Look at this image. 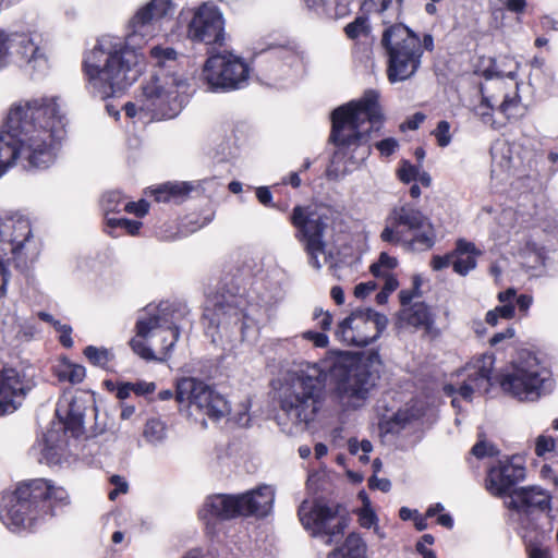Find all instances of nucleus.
I'll return each instance as SVG.
<instances>
[{
    "label": "nucleus",
    "mask_w": 558,
    "mask_h": 558,
    "mask_svg": "<svg viewBox=\"0 0 558 558\" xmlns=\"http://www.w3.org/2000/svg\"><path fill=\"white\" fill-rule=\"evenodd\" d=\"M387 323L384 314L372 308L356 310L338 324L335 336L345 345L364 348L380 337Z\"/></svg>",
    "instance_id": "19"
},
{
    "label": "nucleus",
    "mask_w": 558,
    "mask_h": 558,
    "mask_svg": "<svg viewBox=\"0 0 558 558\" xmlns=\"http://www.w3.org/2000/svg\"><path fill=\"white\" fill-rule=\"evenodd\" d=\"M526 477V468L518 456L507 457L492 464L486 472L485 489L494 497L512 496Z\"/></svg>",
    "instance_id": "20"
},
{
    "label": "nucleus",
    "mask_w": 558,
    "mask_h": 558,
    "mask_svg": "<svg viewBox=\"0 0 558 558\" xmlns=\"http://www.w3.org/2000/svg\"><path fill=\"white\" fill-rule=\"evenodd\" d=\"M289 222L294 228V236L302 244L311 263L319 266L318 256L326 251L325 238L333 225L331 208L324 204L295 205L289 216Z\"/></svg>",
    "instance_id": "13"
},
{
    "label": "nucleus",
    "mask_w": 558,
    "mask_h": 558,
    "mask_svg": "<svg viewBox=\"0 0 558 558\" xmlns=\"http://www.w3.org/2000/svg\"><path fill=\"white\" fill-rule=\"evenodd\" d=\"M413 299H414L413 292H411L409 289H403L399 292V301H400L402 308L412 305Z\"/></svg>",
    "instance_id": "64"
},
{
    "label": "nucleus",
    "mask_w": 558,
    "mask_h": 558,
    "mask_svg": "<svg viewBox=\"0 0 558 558\" xmlns=\"http://www.w3.org/2000/svg\"><path fill=\"white\" fill-rule=\"evenodd\" d=\"M8 254H11L8 262L21 272L28 270L39 255L31 222L22 216L0 218V256Z\"/></svg>",
    "instance_id": "15"
},
{
    "label": "nucleus",
    "mask_w": 558,
    "mask_h": 558,
    "mask_svg": "<svg viewBox=\"0 0 558 558\" xmlns=\"http://www.w3.org/2000/svg\"><path fill=\"white\" fill-rule=\"evenodd\" d=\"M377 284L373 281L361 282L354 288V295L356 298H366L372 291L376 289Z\"/></svg>",
    "instance_id": "55"
},
{
    "label": "nucleus",
    "mask_w": 558,
    "mask_h": 558,
    "mask_svg": "<svg viewBox=\"0 0 558 558\" xmlns=\"http://www.w3.org/2000/svg\"><path fill=\"white\" fill-rule=\"evenodd\" d=\"M313 318L317 320V326L323 330L327 331L330 329L332 324V315L329 312L323 311V308H315Z\"/></svg>",
    "instance_id": "45"
},
{
    "label": "nucleus",
    "mask_w": 558,
    "mask_h": 558,
    "mask_svg": "<svg viewBox=\"0 0 558 558\" xmlns=\"http://www.w3.org/2000/svg\"><path fill=\"white\" fill-rule=\"evenodd\" d=\"M505 8L513 13H523L526 9V0H505Z\"/></svg>",
    "instance_id": "57"
},
{
    "label": "nucleus",
    "mask_w": 558,
    "mask_h": 558,
    "mask_svg": "<svg viewBox=\"0 0 558 558\" xmlns=\"http://www.w3.org/2000/svg\"><path fill=\"white\" fill-rule=\"evenodd\" d=\"M202 75L211 92H231L243 88L248 81V64L231 53H216L207 58Z\"/></svg>",
    "instance_id": "18"
},
{
    "label": "nucleus",
    "mask_w": 558,
    "mask_h": 558,
    "mask_svg": "<svg viewBox=\"0 0 558 558\" xmlns=\"http://www.w3.org/2000/svg\"><path fill=\"white\" fill-rule=\"evenodd\" d=\"M329 376L335 384V392L341 400L367 399L374 387L371 365L357 353H342L332 363Z\"/></svg>",
    "instance_id": "14"
},
{
    "label": "nucleus",
    "mask_w": 558,
    "mask_h": 558,
    "mask_svg": "<svg viewBox=\"0 0 558 558\" xmlns=\"http://www.w3.org/2000/svg\"><path fill=\"white\" fill-rule=\"evenodd\" d=\"M477 391V387H475V384L472 383L466 378V380L458 388V393L464 399V400H472V397L474 392Z\"/></svg>",
    "instance_id": "54"
},
{
    "label": "nucleus",
    "mask_w": 558,
    "mask_h": 558,
    "mask_svg": "<svg viewBox=\"0 0 558 558\" xmlns=\"http://www.w3.org/2000/svg\"><path fill=\"white\" fill-rule=\"evenodd\" d=\"M93 400L85 396H73L70 399L63 398L59 401L57 415L63 422L64 428L71 430L74 436L83 432L84 416L87 405Z\"/></svg>",
    "instance_id": "23"
},
{
    "label": "nucleus",
    "mask_w": 558,
    "mask_h": 558,
    "mask_svg": "<svg viewBox=\"0 0 558 558\" xmlns=\"http://www.w3.org/2000/svg\"><path fill=\"white\" fill-rule=\"evenodd\" d=\"M470 453L482 460L484 458H494L499 454V449L492 442L486 440L485 434H478L477 441L471 448Z\"/></svg>",
    "instance_id": "34"
},
{
    "label": "nucleus",
    "mask_w": 558,
    "mask_h": 558,
    "mask_svg": "<svg viewBox=\"0 0 558 558\" xmlns=\"http://www.w3.org/2000/svg\"><path fill=\"white\" fill-rule=\"evenodd\" d=\"M196 189L197 186L192 182L168 181L145 189L143 194L153 198L156 203H172L179 205L189 199L191 193Z\"/></svg>",
    "instance_id": "24"
},
{
    "label": "nucleus",
    "mask_w": 558,
    "mask_h": 558,
    "mask_svg": "<svg viewBox=\"0 0 558 558\" xmlns=\"http://www.w3.org/2000/svg\"><path fill=\"white\" fill-rule=\"evenodd\" d=\"M31 390L29 381L17 369L0 371V415L14 412Z\"/></svg>",
    "instance_id": "22"
},
{
    "label": "nucleus",
    "mask_w": 558,
    "mask_h": 558,
    "mask_svg": "<svg viewBox=\"0 0 558 558\" xmlns=\"http://www.w3.org/2000/svg\"><path fill=\"white\" fill-rule=\"evenodd\" d=\"M505 506L515 512H529L531 509L545 510L549 506V497L536 486L518 487Z\"/></svg>",
    "instance_id": "25"
},
{
    "label": "nucleus",
    "mask_w": 558,
    "mask_h": 558,
    "mask_svg": "<svg viewBox=\"0 0 558 558\" xmlns=\"http://www.w3.org/2000/svg\"><path fill=\"white\" fill-rule=\"evenodd\" d=\"M10 54H13L11 33L0 31V70L9 64Z\"/></svg>",
    "instance_id": "39"
},
{
    "label": "nucleus",
    "mask_w": 558,
    "mask_h": 558,
    "mask_svg": "<svg viewBox=\"0 0 558 558\" xmlns=\"http://www.w3.org/2000/svg\"><path fill=\"white\" fill-rule=\"evenodd\" d=\"M450 129V123L446 120H441L437 123L435 130L432 131V135L436 138V143L439 147H447L451 143L452 135Z\"/></svg>",
    "instance_id": "38"
},
{
    "label": "nucleus",
    "mask_w": 558,
    "mask_h": 558,
    "mask_svg": "<svg viewBox=\"0 0 558 558\" xmlns=\"http://www.w3.org/2000/svg\"><path fill=\"white\" fill-rule=\"evenodd\" d=\"M526 551L529 558H551L549 550L542 547L538 543H530Z\"/></svg>",
    "instance_id": "48"
},
{
    "label": "nucleus",
    "mask_w": 558,
    "mask_h": 558,
    "mask_svg": "<svg viewBox=\"0 0 558 558\" xmlns=\"http://www.w3.org/2000/svg\"><path fill=\"white\" fill-rule=\"evenodd\" d=\"M64 134L65 121L56 98L13 104L0 133V178L17 159L25 168H47L54 158V144Z\"/></svg>",
    "instance_id": "1"
},
{
    "label": "nucleus",
    "mask_w": 558,
    "mask_h": 558,
    "mask_svg": "<svg viewBox=\"0 0 558 558\" xmlns=\"http://www.w3.org/2000/svg\"><path fill=\"white\" fill-rule=\"evenodd\" d=\"M178 63V52L172 47L154 46L149 51V60L142 71L150 66V82L142 87V116L149 121L172 118L170 101L174 92L170 88L177 85L174 68Z\"/></svg>",
    "instance_id": "9"
},
{
    "label": "nucleus",
    "mask_w": 558,
    "mask_h": 558,
    "mask_svg": "<svg viewBox=\"0 0 558 558\" xmlns=\"http://www.w3.org/2000/svg\"><path fill=\"white\" fill-rule=\"evenodd\" d=\"M514 328L512 327H508L506 328L504 331H500V332H496L489 340V343L490 345L495 347L497 345L499 342L506 340V339H511L514 337Z\"/></svg>",
    "instance_id": "58"
},
{
    "label": "nucleus",
    "mask_w": 558,
    "mask_h": 558,
    "mask_svg": "<svg viewBox=\"0 0 558 558\" xmlns=\"http://www.w3.org/2000/svg\"><path fill=\"white\" fill-rule=\"evenodd\" d=\"M187 36L193 43L222 46L225 41V20L215 5H199L187 25Z\"/></svg>",
    "instance_id": "21"
},
{
    "label": "nucleus",
    "mask_w": 558,
    "mask_h": 558,
    "mask_svg": "<svg viewBox=\"0 0 558 558\" xmlns=\"http://www.w3.org/2000/svg\"><path fill=\"white\" fill-rule=\"evenodd\" d=\"M533 299L529 294H520L517 298L515 304L520 312L526 313L532 305Z\"/></svg>",
    "instance_id": "62"
},
{
    "label": "nucleus",
    "mask_w": 558,
    "mask_h": 558,
    "mask_svg": "<svg viewBox=\"0 0 558 558\" xmlns=\"http://www.w3.org/2000/svg\"><path fill=\"white\" fill-rule=\"evenodd\" d=\"M380 278H384V286L381 288L383 290H385L391 294L393 291H396L398 289L399 281L393 274L387 272V274H384V276H381Z\"/></svg>",
    "instance_id": "56"
},
{
    "label": "nucleus",
    "mask_w": 558,
    "mask_h": 558,
    "mask_svg": "<svg viewBox=\"0 0 558 558\" xmlns=\"http://www.w3.org/2000/svg\"><path fill=\"white\" fill-rule=\"evenodd\" d=\"M398 146V141L393 137L384 138L375 144V147L384 157L391 156L397 150Z\"/></svg>",
    "instance_id": "44"
},
{
    "label": "nucleus",
    "mask_w": 558,
    "mask_h": 558,
    "mask_svg": "<svg viewBox=\"0 0 558 558\" xmlns=\"http://www.w3.org/2000/svg\"><path fill=\"white\" fill-rule=\"evenodd\" d=\"M274 501V490L267 485L238 494H211L205 498L197 518L204 525L205 535L214 539L222 532L225 522L238 518H266Z\"/></svg>",
    "instance_id": "6"
},
{
    "label": "nucleus",
    "mask_w": 558,
    "mask_h": 558,
    "mask_svg": "<svg viewBox=\"0 0 558 558\" xmlns=\"http://www.w3.org/2000/svg\"><path fill=\"white\" fill-rule=\"evenodd\" d=\"M342 506L335 504L329 506L322 499H314L311 505L304 500L299 509L298 517L303 527L313 537H320L326 545H331L344 534L348 525L347 518L340 515Z\"/></svg>",
    "instance_id": "17"
},
{
    "label": "nucleus",
    "mask_w": 558,
    "mask_h": 558,
    "mask_svg": "<svg viewBox=\"0 0 558 558\" xmlns=\"http://www.w3.org/2000/svg\"><path fill=\"white\" fill-rule=\"evenodd\" d=\"M175 401L194 412L218 421L229 412L227 399L205 381L194 377H182L175 383Z\"/></svg>",
    "instance_id": "16"
},
{
    "label": "nucleus",
    "mask_w": 558,
    "mask_h": 558,
    "mask_svg": "<svg viewBox=\"0 0 558 558\" xmlns=\"http://www.w3.org/2000/svg\"><path fill=\"white\" fill-rule=\"evenodd\" d=\"M110 484L114 486L112 490L109 492L108 497L110 500H116L120 494H126L129 489V485L126 481L119 476L112 475L110 477Z\"/></svg>",
    "instance_id": "42"
},
{
    "label": "nucleus",
    "mask_w": 558,
    "mask_h": 558,
    "mask_svg": "<svg viewBox=\"0 0 558 558\" xmlns=\"http://www.w3.org/2000/svg\"><path fill=\"white\" fill-rule=\"evenodd\" d=\"M123 198L119 191L106 192L101 197V207L106 214L107 225L111 228H121L130 235L140 233V223L125 218L109 217L110 213H119Z\"/></svg>",
    "instance_id": "28"
},
{
    "label": "nucleus",
    "mask_w": 558,
    "mask_h": 558,
    "mask_svg": "<svg viewBox=\"0 0 558 558\" xmlns=\"http://www.w3.org/2000/svg\"><path fill=\"white\" fill-rule=\"evenodd\" d=\"M13 54L21 57L33 70H43L47 66L45 52L34 43L29 34L11 33Z\"/></svg>",
    "instance_id": "26"
},
{
    "label": "nucleus",
    "mask_w": 558,
    "mask_h": 558,
    "mask_svg": "<svg viewBox=\"0 0 558 558\" xmlns=\"http://www.w3.org/2000/svg\"><path fill=\"white\" fill-rule=\"evenodd\" d=\"M142 339L150 335V343H142V360L166 361L180 337L181 323L190 311L185 305L162 301L142 308Z\"/></svg>",
    "instance_id": "10"
},
{
    "label": "nucleus",
    "mask_w": 558,
    "mask_h": 558,
    "mask_svg": "<svg viewBox=\"0 0 558 558\" xmlns=\"http://www.w3.org/2000/svg\"><path fill=\"white\" fill-rule=\"evenodd\" d=\"M377 521V517L373 509H371L368 506L363 507L359 511V523L362 527L369 529L372 525H374Z\"/></svg>",
    "instance_id": "47"
},
{
    "label": "nucleus",
    "mask_w": 558,
    "mask_h": 558,
    "mask_svg": "<svg viewBox=\"0 0 558 558\" xmlns=\"http://www.w3.org/2000/svg\"><path fill=\"white\" fill-rule=\"evenodd\" d=\"M390 482L386 478H377L375 475H373L369 480H368V487L371 489H375V488H378L380 489L381 492H388L390 489Z\"/></svg>",
    "instance_id": "60"
},
{
    "label": "nucleus",
    "mask_w": 558,
    "mask_h": 558,
    "mask_svg": "<svg viewBox=\"0 0 558 558\" xmlns=\"http://www.w3.org/2000/svg\"><path fill=\"white\" fill-rule=\"evenodd\" d=\"M399 317L405 325L423 329L426 333L432 332L435 324V314L432 307L422 301L402 308Z\"/></svg>",
    "instance_id": "29"
},
{
    "label": "nucleus",
    "mask_w": 558,
    "mask_h": 558,
    "mask_svg": "<svg viewBox=\"0 0 558 558\" xmlns=\"http://www.w3.org/2000/svg\"><path fill=\"white\" fill-rule=\"evenodd\" d=\"M327 558H366V544L356 533H350L341 546L331 550Z\"/></svg>",
    "instance_id": "30"
},
{
    "label": "nucleus",
    "mask_w": 558,
    "mask_h": 558,
    "mask_svg": "<svg viewBox=\"0 0 558 558\" xmlns=\"http://www.w3.org/2000/svg\"><path fill=\"white\" fill-rule=\"evenodd\" d=\"M556 440L551 436L539 435L535 440V454L544 458L547 453L555 451Z\"/></svg>",
    "instance_id": "41"
},
{
    "label": "nucleus",
    "mask_w": 558,
    "mask_h": 558,
    "mask_svg": "<svg viewBox=\"0 0 558 558\" xmlns=\"http://www.w3.org/2000/svg\"><path fill=\"white\" fill-rule=\"evenodd\" d=\"M174 12L172 0H150L142 7V25L171 16Z\"/></svg>",
    "instance_id": "31"
},
{
    "label": "nucleus",
    "mask_w": 558,
    "mask_h": 558,
    "mask_svg": "<svg viewBox=\"0 0 558 558\" xmlns=\"http://www.w3.org/2000/svg\"><path fill=\"white\" fill-rule=\"evenodd\" d=\"M303 338L312 341L316 348H326L329 343L328 336L325 332L307 330L303 333Z\"/></svg>",
    "instance_id": "46"
},
{
    "label": "nucleus",
    "mask_w": 558,
    "mask_h": 558,
    "mask_svg": "<svg viewBox=\"0 0 558 558\" xmlns=\"http://www.w3.org/2000/svg\"><path fill=\"white\" fill-rule=\"evenodd\" d=\"M368 19L364 15H359L351 23L347 24L343 28L345 36L355 40L361 36H367L369 34Z\"/></svg>",
    "instance_id": "35"
},
{
    "label": "nucleus",
    "mask_w": 558,
    "mask_h": 558,
    "mask_svg": "<svg viewBox=\"0 0 558 558\" xmlns=\"http://www.w3.org/2000/svg\"><path fill=\"white\" fill-rule=\"evenodd\" d=\"M452 270L462 277L469 275L477 266V258L482 255L481 250L473 242L460 238L452 250Z\"/></svg>",
    "instance_id": "27"
},
{
    "label": "nucleus",
    "mask_w": 558,
    "mask_h": 558,
    "mask_svg": "<svg viewBox=\"0 0 558 558\" xmlns=\"http://www.w3.org/2000/svg\"><path fill=\"white\" fill-rule=\"evenodd\" d=\"M425 114L422 112H415L412 117L408 118L401 125L402 130H417L425 120Z\"/></svg>",
    "instance_id": "50"
},
{
    "label": "nucleus",
    "mask_w": 558,
    "mask_h": 558,
    "mask_svg": "<svg viewBox=\"0 0 558 558\" xmlns=\"http://www.w3.org/2000/svg\"><path fill=\"white\" fill-rule=\"evenodd\" d=\"M374 11L388 25L381 35V47L387 57V78L390 83L411 78L421 68L424 51L435 50L434 36H420L403 23H393L402 13L403 0H369Z\"/></svg>",
    "instance_id": "3"
},
{
    "label": "nucleus",
    "mask_w": 558,
    "mask_h": 558,
    "mask_svg": "<svg viewBox=\"0 0 558 558\" xmlns=\"http://www.w3.org/2000/svg\"><path fill=\"white\" fill-rule=\"evenodd\" d=\"M256 197L258 202L266 207H275L272 204V194L268 186H259L256 189Z\"/></svg>",
    "instance_id": "52"
},
{
    "label": "nucleus",
    "mask_w": 558,
    "mask_h": 558,
    "mask_svg": "<svg viewBox=\"0 0 558 558\" xmlns=\"http://www.w3.org/2000/svg\"><path fill=\"white\" fill-rule=\"evenodd\" d=\"M476 113L482 118L483 122H488L493 118V107L490 106L486 97L482 98L481 104L477 107Z\"/></svg>",
    "instance_id": "51"
},
{
    "label": "nucleus",
    "mask_w": 558,
    "mask_h": 558,
    "mask_svg": "<svg viewBox=\"0 0 558 558\" xmlns=\"http://www.w3.org/2000/svg\"><path fill=\"white\" fill-rule=\"evenodd\" d=\"M452 260L453 254L450 251L444 255H433L429 265L434 271H440L450 265L452 266Z\"/></svg>",
    "instance_id": "43"
},
{
    "label": "nucleus",
    "mask_w": 558,
    "mask_h": 558,
    "mask_svg": "<svg viewBox=\"0 0 558 558\" xmlns=\"http://www.w3.org/2000/svg\"><path fill=\"white\" fill-rule=\"evenodd\" d=\"M495 356L484 353L475 356L466 365L468 379L475 384L477 392L487 395L494 385L521 401L535 400L541 396L545 378L535 356L529 354L527 360L512 362L511 365L493 376Z\"/></svg>",
    "instance_id": "4"
},
{
    "label": "nucleus",
    "mask_w": 558,
    "mask_h": 558,
    "mask_svg": "<svg viewBox=\"0 0 558 558\" xmlns=\"http://www.w3.org/2000/svg\"><path fill=\"white\" fill-rule=\"evenodd\" d=\"M85 357L95 366L108 369L114 359L111 350L104 347L88 345L84 349Z\"/></svg>",
    "instance_id": "32"
},
{
    "label": "nucleus",
    "mask_w": 558,
    "mask_h": 558,
    "mask_svg": "<svg viewBox=\"0 0 558 558\" xmlns=\"http://www.w3.org/2000/svg\"><path fill=\"white\" fill-rule=\"evenodd\" d=\"M131 391H134L136 395H140V385L136 384H122L117 388V398L120 400H124L130 397Z\"/></svg>",
    "instance_id": "53"
},
{
    "label": "nucleus",
    "mask_w": 558,
    "mask_h": 558,
    "mask_svg": "<svg viewBox=\"0 0 558 558\" xmlns=\"http://www.w3.org/2000/svg\"><path fill=\"white\" fill-rule=\"evenodd\" d=\"M251 302L240 287L222 282L215 292L210 293L203 308L202 324L204 332L214 344L230 342L236 335L245 340L247 331L255 326L250 315Z\"/></svg>",
    "instance_id": "5"
},
{
    "label": "nucleus",
    "mask_w": 558,
    "mask_h": 558,
    "mask_svg": "<svg viewBox=\"0 0 558 558\" xmlns=\"http://www.w3.org/2000/svg\"><path fill=\"white\" fill-rule=\"evenodd\" d=\"M138 24L140 10L129 21L123 40L105 36L84 59L89 87L101 99L124 90L140 76Z\"/></svg>",
    "instance_id": "2"
},
{
    "label": "nucleus",
    "mask_w": 558,
    "mask_h": 558,
    "mask_svg": "<svg viewBox=\"0 0 558 558\" xmlns=\"http://www.w3.org/2000/svg\"><path fill=\"white\" fill-rule=\"evenodd\" d=\"M301 178L300 173L298 171L290 172L289 175L284 177L282 179L283 185H291L293 189H298L301 186Z\"/></svg>",
    "instance_id": "63"
},
{
    "label": "nucleus",
    "mask_w": 558,
    "mask_h": 558,
    "mask_svg": "<svg viewBox=\"0 0 558 558\" xmlns=\"http://www.w3.org/2000/svg\"><path fill=\"white\" fill-rule=\"evenodd\" d=\"M167 432L166 424L159 418H150L146 422L143 436L149 442H159L165 439Z\"/></svg>",
    "instance_id": "33"
},
{
    "label": "nucleus",
    "mask_w": 558,
    "mask_h": 558,
    "mask_svg": "<svg viewBox=\"0 0 558 558\" xmlns=\"http://www.w3.org/2000/svg\"><path fill=\"white\" fill-rule=\"evenodd\" d=\"M331 130L329 141L340 149H361V159H366L371 154V130L361 131L365 122L372 126L384 122V113L379 105V94L375 89H367L355 101L337 107L332 110Z\"/></svg>",
    "instance_id": "7"
},
{
    "label": "nucleus",
    "mask_w": 558,
    "mask_h": 558,
    "mask_svg": "<svg viewBox=\"0 0 558 558\" xmlns=\"http://www.w3.org/2000/svg\"><path fill=\"white\" fill-rule=\"evenodd\" d=\"M68 493L50 481L36 478L22 484L3 498L0 510L2 523L12 532H20L33 526L40 514L52 513L56 505H64Z\"/></svg>",
    "instance_id": "8"
},
{
    "label": "nucleus",
    "mask_w": 558,
    "mask_h": 558,
    "mask_svg": "<svg viewBox=\"0 0 558 558\" xmlns=\"http://www.w3.org/2000/svg\"><path fill=\"white\" fill-rule=\"evenodd\" d=\"M521 98L518 92L513 94V96L506 95L501 104L499 105V111L504 114H508L510 109L517 107L520 102Z\"/></svg>",
    "instance_id": "49"
},
{
    "label": "nucleus",
    "mask_w": 558,
    "mask_h": 558,
    "mask_svg": "<svg viewBox=\"0 0 558 558\" xmlns=\"http://www.w3.org/2000/svg\"><path fill=\"white\" fill-rule=\"evenodd\" d=\"M398 260L396 257L390 256L386 252H381L378 260L376 263H373L369 267L371 274L375 278H380L384 276V274L389 272V270H392L397 267Z\"/></svg>",
    "instance_id": "37"
},
{
    "label": "nucleus",
    "mask_w": 558,
    "mask_h": 558,
    "mask_svg": "<svg viewBox=\"0 0 558 558\" xmlns=\"http://www.w3.org/2000/svg\"><path fill=\"white\" fill-rule=\"evenodd\" d=\"M306 8L320 15L326 12V0H303Z\"/></svg>",
    "instance_id": "61"
},
{
    "label": "nucleus",
    "mask_w": 558,
    "mask_h": 558,
    "mask_svg": "<svg viewBox=\"0 0 558 558\" xmlns=\"http://www.w3.org/2000/svg\"><path fill=\"white\" fill-rule=\"evenodd\" d=\"M380 240L391 245L401 244L412 252H426L434 247L437 232L430 219L414 204L404 203L391 209Z\"/></svg>",
    "instance_id": "11"
},
{
    "label": "nucleus",
    "mask_w": 558,
    "mask_h": 558,
    "mask_svg": "<svg viewBox=\"0 0 558 558\" xmlns=\"http://www.w3.org/2000/svg\"><path fill=\"white\" fill-rule=\"evenodd\" d=\"M418 167L412 165L409 160H403L397 171L399 180L405 184L416 181L418 177Z\"/></svg>",
    "instance_id": "40"
},
{
    "label": "nucleus",
    "mask_w": 558,
    "mask_h": 558,
    "mask_svg": "<svg viewBox=\"0 0 558 558\" xmlns=\"http://www.w3.org/2000/svg\"><path fill=\"white\" fill-rule=\"evenodd\" d=\"M328 374L314 365L301 371L280 407L295 423L313 422L320 410Z\"/></svg>",
    "instance_id": "12"
},
{
    "label": "nucleus",
    "mask_w": 558,
    "mask_h": 558,
    "mask_svg": "<svg viewBox=\"0 0 558 558\" xmlns=\"http://www.w3.org/2000/svg\"><path fill=\"white\" fill-rule=\"evenodd\" d=\"M496 314H498L499 318L511 319L514 316V305L511 303L496 306Z\"/></svg>",
    "instance_id": "59"
},
{
    "label": "nucleus",
    "mask_w": 558,
    "mask_h": 558,
    "mask_svg": "<svg viewBox=\"0 0 558 558\" xmlns=\"http://www.w3.org/2000/svg\"><path fill=\"white\" fill-rule=\"evenodd\" d=\"M86 376V371L83 365L74 363H64L59 372L61 380H68L71 384H80Z\"/></svg>",
    "instance_id": "36"
}]
</instances>
